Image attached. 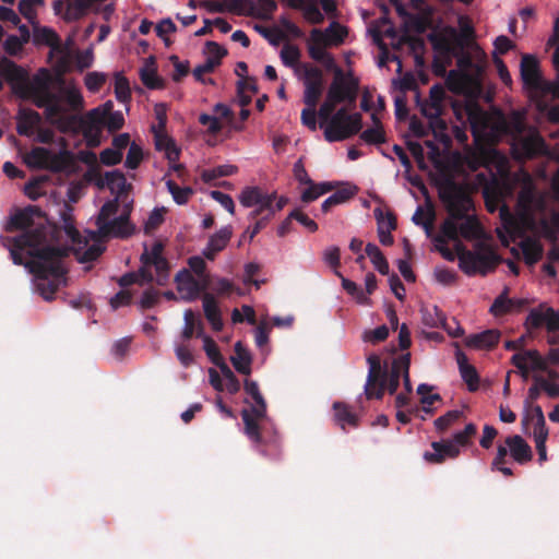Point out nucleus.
Returning <instances> with one entry per match:
<instances>
[{
    "label": "nucleus",
    "mask_w": 559,
    "mask_h": 559,
    "mask_svg": "<svg viewBox=\"0 0 559 559\" xmlns=\"http://www.w3.org/2000/svg\"><path fill=\"white\" fill-rule=\"evenodd\" d=\"M443 197L449 210V217L441 228L443 235L451 240H456L459 236L477 239L474 251L465 250L461 243L455 245L461 270L467 275L487 274L498 264L499 257L487 240L480 239V225L469 213L473 207L472 199L455 187L444 191Z\"/></svg>",
    "instance_id": "obj_4"
},
{
    "label": "nucleus",
    "mask_w": 559,
    "mask_h": 559,
    "mask_svg": "<svg viewBox=\"0 0 559 559\" xmlns=\"http://www.w3.org/2000/svg\"><path fill=\"white\" fill-rule=\"evenodd\" d=\"M115 94L120 103H127L130 99L131 91L128 80L121 74L115 78Z\"/></svg>",
    "instance_id": "obj_48"
},
{
    "label": "nucleus",
    "mask_w": 559,
    "mask_h": 559,
    "mask_svg": "<svg viewBox=\"0 0 559 559\" xmlns=\"http://www.w3.org/2000/svg\"><path fill=\"white\" fill-rule=\"evenodd\" d=\"M524 85L539 96L551 95L559 98V84L545 80L539 70L538 60L533 55H524L520 64Z\"/></svg>",
    "instance_id": "obj_11"
},
{
    "label": "nucleus",
    "mask_w": 559,
    "mask_h": 559,
    "mask_svg": "<svg viewBox=\"0 0 559 559\" xmlns=\"http://www.w3.org/2000/svg\"><path fill=\"white\" fill-rule=\"evenodd\" d=\"M143 158L142 148L136 143L129 145V151L126 157L124 165L127 168L135 169Z\"/></svg>",
    "instance_id": "obj_49"
},
{
    "label": "nucleus",
    "mask_w": 559,
    "mask_h": 559,
    "mask_svg": "<svg viewBox=\"0 0 559 559\" xmlns=\"http://www.w3.org/2000/svg\"><path fill=\"white\" fill-rule=\"evenodd\" d=\"M371 119L373 121V127L365 130L361 133L362 141H365L368 144H379L384 142V133L382 131L380 120L377 118L376 112L371 115Z\"/></svg>",
    "instance_id": "obj_39"
},
{
    "label": "nucleus",
    "mask_w": 559,
    "mask_h": 559,
    "mask_svg": "<svg viewBox=\"0 0 559 559\" xmlns=\"http://www.w3.org/2000/svg\"><path fill=\"white\" fill-rule=\"evenodd\" d=\"M445 90L443 86L436 84L431 86L429 98L421 100L419 93H416V104L424 117L427 118V126L420 120L413 118L409 123L412 133L418 138L426 136L431 133L435 141L448 148L451 144V136L447 122L442 119L445 108Z\"/></svg>",
    "instance_id": "obj_6"
},
{
    "label": "nucleus",
    "mask_w": 559,
    "mask_h": 559,
    "mask_svg": "<svg viewBox=\"0 0 559 559\" xmlns=\"http://www.w3.org/2000/svg\"><path fill=\"white\" fill-rule=\"evenodd\" d=\"M239 202L243 207H252L249 218L254 219L265 213L262 218L270 219L273 216L272 202L276 200L275 192H265L259 187H246L241 190Z\"/></svg>",
    "instance_id": "obj_15"
},
{
    "label": "nucleus",
    "mask_w": 559,
    "mask_h": 559,
    "mask_svg": "<svg viewBox=\"0 0 559 559\" xmlns=\"http://www.w3.org/2000/svg\"><path fill=\"white\" fill-rule=\"evenodd\" d=\"M227 2V11L236 14H246L252 7L251 0H225Z\"/></svg>",
    "instance_id": "obj_61"
},
{
    "label": "nucleus",
    "mask_w": 559,
    "mask_h": 559,
    "mask_svg": "<svg viewBox=\"0 0 559 559\" xmlns=\"http://www.w3.org/2000/svg\"><path fill=\"white\" fill-rule=\"evenodd\" d=\"M373 215L377 221L378 231H392L396 228V221L391 212L384 213L382 209L379 206L373 210Z\"/></svg>",
    "instance_id": "obj_44"
},
{
    "label": "nucleus",
    "mask_w": 559,
    "mask_h": 559,
    "mask_svg": "<svg viewBox=\"0 0 559 559\" xmlns=\"http://www.w3.org/2000/svg\"><path fill=\"white\" fill-rule=\"evenodd\" d=\"M513 302L504 294L498 296L490 307V312L493 316H501L511 310Z\"/></svg>",
    "instance_id": "obj_51"
},
{
    "label": "nucleus",
    "mask_w": 559,
    "mask_h": 559,
    "mask_svg": "<svg viewBox=\"0 0 559 559\" xmlns=\"http://www.w3.org/2000/svg\"><path fill=\"white\" fill-rule=\"evenodd\" d=\"M245 391L253 401L249 408H245L241 412L245 432L249 439L258 441L260 438L259 421L266 415V404L255 381L247 379L245 381Z\"/></svg>",
    "instance_id": "obj_13"
},
{
    "label": "nucleus",
    "mask_w": 559,
    "mask_h": 559,
    "mask_svg": "<svg viewBox=\"0 0 559 559\" xmlns=\"http://www.w3.org/2000/svg\"><path fill=\"white\" fill-rule=\"evenodd\" d=\"M338 276L342 280V286L346 290L347 294H349L357 304L359 305H369L370 298L367 296V294L353 281L342 276L338 274Z\"/></svg>",
    "instance_id": "obj_41"
},
{
    "label": "nucleus",
    "mask_w": 559,
    "mask_h": 559,
    "mask_svg": "<svg viewBox=\"0 0 559 559\" xmlns=\"http://www.w3.org/2000/svg\"><path fill=\"white\" fill-rule=\"evenodd\" d=\"M155 146L158 151H163L165 153L166 158L170 163H175L178 160L180 152L175 142L170 138L166 135L156 134Z\"/></svg>",
    "instance_id": "obj_34"
},
{
    "label": "nucleus",
    "mask_w": 559,
    "mask_h": 559,
    "mask_svg": "<svg viewBox=\"0 0 559 559\" xmlns=\"http://www.w3.org/2000/svg\"><path fill=\"white\" fill-rule=\"evenodd\" d=\"M106 80V76L104 73L100 72H88L85 75V86L91 92H96L99 90V87L104 84Z\"/></svg>",
    "instance_id": "obj_53"
},
{
    "label": "nucleus",
    "mask_w": 559,
    "mask_h": 559,
    "mask_svg": "<svg viewBox=\"0 0 559 559\" xmlns=\"http://www.w3.org/2000/svg\"><path fill=\"white\" fill-rule=\"evenodd\" d=\"M142 266L140 274L143 282H152L154 280L150 269L154 266L156 271V283L164 285L168 280V262L163 257V245L160 242L153 243L150 248L145 247L141 255Z\"/></svg>",
    "instance_id": "obj_14"
},
{
    "label": "nucleus",
    "mask_w": 559,
    "mask_h": 559,
    "mask_svg": "<svg viewBox=\"0 0 559 559\" xmlns=\"http://www.w3.org/2000/svg\"><path fill=\"white\" fill-rule=\"evenodd\" d=\"M528 447L522 437L515 435L506 439L504 445H499L497 454H527Z\"/></svg>",
    "instance_id": "obj_31"
},
{
    "label": "nucleus",
    "mask_w": 559,
    "mask_h": 559,
    "mask_svg": "<svg viewBox=\"0 0 559 559\" xmlns=\"http://www.w3.org/2000/svg\"><path fill=\"white\" fill-rule=\"evenodd\" d=\"M203 310L204 314L212 325L213 330L221 331L223 328V321L221 316V310L214 299V297L210 294H205L203 296Z\"/></svg>",
    "instance_id": "obj_28"
},
{
    "label": "nucleus",
    "mask_w": 559,
    "mask_h": 559,
    "mask_svg": "<svg viewBox=\"0 0 559 559\" xmlns=\"http://www.w3.org/2000/svg\"><path fill=\"white\" fill-rule=\"evenodd\" d=\"M456 360L460 368L462 379L467 383L471 391H475L478 388L479 378L476 369L467 362V358L464 354L457 353Z\"/></svg>",
    "instance_id": "obj_29"
},
{
    "label": "nucleus",
    "mask_w": 559,
    "mask_h": 559,
    "mask_svg": "<svg viewBox=\"0 0 559 559\" xmlns=\"http://www.w3.org/2000/svg\"><path fill=\"white\" fill-rule=\"evenodd\" d=\"M166 187L169 193L173 195L174 201L180 205L187 203L190 195L192 194L191 188H180L171 180L166 181Z\"/></svg>",
    "instance_id": "obj_47"
},
{
    "label": "nucleus",
    "mask_w": 559,
    "mask_h": 559,
    "mask_svg": "<svg viewBox=\"0 0 559 559\" xmlns=\"http://www.w3.org/2000/svg\"><path fill=\"white\" fill-rule=\"evenodd\" d=\"M525 325L527 329H538L546 325L549 332L559 329V311L550 307H539L530 311Z\"/></svg>",
    "instance_id": "obj_20"
},
{
    "label": "nucleus",
    "mask_w": 559,
    "mask_h": 559,
    "mask_svg": "<svg viewBox=\"0 0 559 559\" xmlns=\"http://www.w3.org/2000/svg\"><path fill=\"white\" fill-rule=\"evenodd\" d=\"M199 122L202 126L207 127V131L212 134L218 133L223 128L218 117L207 114H201L199 117Z\"/></svg>",
    "instance_id": "obj_56"
},
{
    "label": "nucleus",
    "mask_w": 559,
    "mask_h": 559,
    "mask_svg": "<svg viewBox=\"0 0 559 559\" xmlns=\"http://www.w3.org/2000/svg\"><path fill=\"white\" fill-rule=\"evenodd\" d=\"M100 162L104 165L112 166L117 165L121 162L122 158V152H119L118 150L114 147H109L104 150L99 155Z\"/></svg>",
    "instance_id": "obj_58"
},
{
    "label": "nucleus",
    "mask_w": 559,
    "mask_h": 559,
    "mask_svg": "<svg viewBox=\"0 0 559 559\" xmlns=\"http://www.w3.org/2000/svg\"><path fill=\"white\" fill-rule=\"evenodd\" d=\"M95 182L114 195L100 209L96 231L87 230L83 236L71 223L64 222L63 233L68 245L62 247L55 243L61 231L53 235L46 227L25 230L14 238H3V246L10 251L13 263L24 265L33 274V290L46 301L52 300L56 292L67 283L62 259L70 251L80 263L92 262L105 249L100 237H127L133 231L129 222L133 202L129 195L131 185L124 175L119 170L106 171Z\"/></svg>",
    "instance_id": "obj_1"
},
{
    "label": "nucleus",
    "mask_w": 559,
    "mask_h": 559,
    "mask_svg": "<svg viewBox=\"0 0 559 559\" xmlns=\"http://www.w3.org/2000/svg\"><path fill=\"white\" fill-rule=\"evenodd\" d=\"M435 278L442 285H451L455 281V273L447 267L439 266L435 269Z\"/></svg>",
    "instance_id": "obj_62"
},
{
    "label": "nucleus",
    "mask_w": 559,
    "mask_h": 559,
    "mask_svg": "<svg viewBox=\"0 0 559 559\" xmlns=\"http://www.w3.org/2000/svg\"><path fill=\"white\" fill-rule=\"evenodd\" d=\"M484 57V52L477 50L475 52V59L468 53H462L457 58L459 69L467 80L477 81L480 78L486 64Z\"/></svg>",
    "instance_id": "obj_22"
},
{
    "label": "nucleus",
    "mask_w": 559,
    "mask_h": 559,
    "mask_svg": "<svg viewBox=\"0 0 559 559\" xmlns=\"http://www.w3.org/2000/svg\"><path fill=\"white\" fill-rule=\"evenodd\" d=\"M512 181L520 187L515 212L503 204L500 207L501 227L497 228L501 242L532 233L523 237L519 250L527 264H535L543 254L540 237L557 240L559 236V212L547 210V194L539 191L533 178L524 171L514 174ZM513 252L518 249L513 248Z\"/></svg>",
    "instance_id": "obj_2"
},
{
    "label": "nucleus",
    "mask_w": 559,
    "mask_h": 559,
    "mask_svg": "<svg viewBox=\"0 0 559 559\" xmlns=\"http://www.w3.org/2000/svg\"><path fill=\"white\" fill-rule=\"evenodd\" d=\"M32 138L34 141L44 144L55 143L58 148L66 147L63 138L56 136L53 129L45 127L43 122L40 123V127L35 131V135Z\"/></svg>",
    "instance_id": "obj_37"
},
{
    "label": "nucleus",
    "mask_w": 559,
    "mask_h": 559,
    "mask_svg": "<svg viewBox=\"0 0 559 559\" xmlns=\"http://www.w3.org/2000/svg\"><path fill=\"white\" fill-rule=\"evenodd\" d=\"M354 195V190L350 188H344L335 191L329 198H326L322 204L321 209L323 212L330 211L333 206L343 204L348 201Z\"/></svg>",
    "instance_id": "obj_40"
},
{
    "label": "nucleus",
    "mask_w": 559,
    "mask_h": 559,
    "mask_svg": "<svg viewBox=\"0 0 559 559\" xmlns=\"http://www.w3.org/2000/svg\"><path fill=\"white\" fill-rule=\"evenodd\" d=\"M305 84L304 102L309 107H316L322 93L323 75L320 69L312 66H304L302 69H296Z\"/></svg>",
    "instance_id": "obj_17"
},
{
    "label": "nucleus",
    "mask_w": 559,
    "mask_h": 559,
    "mask_svg": "<svg viewBox=\"0 0 559 559\" xmlns=\"http://www.w3.org/2000/svg\"><path fill=\"white\" fill-rule=\"evenodd\" d=\"M428 38L439 57L451 59L455 55L459 47V38L457 32L454 28H445L441 32L432 33Z\"/></svg>",
    "instance_id": "obj_19"
},
{
    "label": "nucleus",
    "mask_w": 559,
    "mask_h": 559,
    "mask_svg": "<svg viewBox=\"0 0 559 559\" xmlns=\"http://www.w3.org/2000/svg\"><path fill=\"white\" fill-rule=\"evenodd\" d=\"M233 235V229L229 225L222 227L218 231L212 235L207 245L203 249V255L209 260H214L216 254L225 249Z\"/></svg>",
    "instance_id": "obj_24"
},
{
    "label": "nucleus",
    "mask_w": 559,
    "mask_h": 559,
    "mask_svg": "<svg viewBox=\"0 0 559 559\" xmlns=\"http://www.w3.org/2000/svg\"><path fill=\"white\" fill-rule=\"evenodd\" d=\"M74 60L79 70H84L90 68L94 61L93 49L88 48L84 51H76L74 55Z\"/></svg>",
    "instance_id": "obj_55"
},
{
    "label": "nucleus",
    "mask_w": 559,
    "mask_h": 559,
    "mask_svg": "<svg viewBox=\"0 0 559 559\" xmlns=\"http://www.w3.org/2000/svg\"><path fill=\"white\" fill-rule=\"evenodd\" d=\"M366 254L369 257L371 263L373 264L374 269L383 274L386 275L389 273V264L378 246L374 243H368L366 246Z\"/></svg>",
    "instance_id": "obj_38"
},
{
    "label": "nucleus",
    "mask_w": 559,
    "mask_h": 559,
    "mask_svg": "<svg viewBox=\"0 0 559 559\" xmlns=\"http://www.w3.org/2000/svg\"><path fill=\"white\" fill-rule=\"evenodd\" d=\"M32 27L34 43L36 45H47L50 47L51 50L55 43H57L58 39L57 33L50 27L40 26L38 22L35 23V25H32Z\"/></svg>",
    "instance_id": "obj_30"
},
{
    "label": "nucleus",
    "mask_w": 559,
    "mask_h": 559,
    "mask_svg": "<svg viewBox=\"0 0 559 559\" xmlns=\"http://www.w3.org/2000/svg\"><path fill=\"white\" fill-rule=\"evenodd\" d=\"M317 117L319 116L318 112L316 111V107L307 106L301 111V123L311 131H314L318 128Z\"/></svg>",
    "instance_id": "obj_57"
},
{
    "label": "nucleus",
    "mask_w": 559,
    "mask_h": 559,
    "mask_svg": "<svg viewBox=\"0 0 559 559\" xmlns=\"http://www.w3.org/2000/svg\"><path fill=\"white\" fill-rule=\"evenodd\" d=\"M333 408L335 420L342 427V429L357 425L356 414L350 412L345 404L336 402L334 403Z\"/></svg>",
    "instance_id": "obj_33"
},
{
    "label": "nucleus",
    "mask_w": 559,
    "mask_h": 559,
    "mask_svg": "<svg viewBox=\"0 0 559 559\" xmlns=\"http://www.w3.org/2000/svg\"><path fill=\"white\" fill-rule=\"evenodd\" d=\"M74 48H75V41H74L73 35L68 36V38L66 39L64 43H61L60 38L58 37L57 43H55L52 49L50 50V57L55 61V66L57 68L59 75H57L56 78L51 76L53 83L58 79L62 80L61 74L66 73L72 69V64L74 61V55L76 52ZM63 81L66 83H69L64 79H63ZM71 83L76 86V84L74 82H71Z\"/></svg>",
    "instance_id": "obj_16"
},
{
    "label": "nucleus",
    "mask_w": 559,
    "mask_h": 559,
    "mask_svg": "<svg viewBox=\"0 0 559 559\" xmlns=\"http://www.w3.org/2000/svg\"><path fill=\"white\" fill-rule=\"evenodd\" d=\"M423 323L428 328L443 326L445 319L437 306H424L420 309Z\"/></svg>",
    "instance_id": "obj_35"
},
{
    "label": "nucleus",
    "mask_w": 559,
    "mask_h": 559,
    "mask_svg": "<svg viewBox=\"0 0 559 559\" xmlns=\"http://www.w3.org/2000/svg\"><path fill=\"white\" fill-rule=\"evenodd\" d=\"M198 337L202 338L203 349H204L206 356L209 357V359L213 364H216L217 361H221L224 358L222 356L216 343L204 333L203 329H200V331L198 332Z\"/></svg>",
    "instance_id": "obj_45"
},
{
    "label": "nucleus",
    "mask_w": 559,
    "mask_h": 559,
    "mask_svg": "<svg viewBox=\"0 0 559 559\" xmlns=\"http://www.w3.org/2000/svg\"><path fill=\"white\" fill-rule=\"evenodd\" d=\"M469 439L463 435L462 430L455 432L450 440L445 442L449 452H459L461 448L468 443Z\"/></svg>",
    "instance_id": "obj_54"
},
{
    "label": "nucleus",
    "mask_w": 559,
    "mask_h": 559,
    "mask_svg": "<svg viewBox=\"0 0 559 559\" xmlns=\"http://www.w3.org/2000/svg\"><path fill=\"white\" fill-rule=\"evenodd\" d=\"M124 122V118L121 111H114L105 118V127L108 131L112 132L119 130Z\"/></svg>",
    "instance_id": "obj_64"
},
{
    "label": "nucleus",
    "mask_w": 559,
    "mask_h": 559,
    "mask_svg": "<svg viewBox=\"0 0 559 559\" xmlns=\"http://www.w3.org/2000/svg\"><path fill=\"white\" fill-rule=\"evenodd\" d=\"M280 57L286 67L296 68L300 58V50L295 45L286 44L281 49Z\"/></svg>",
    "instance_id": "obj_46"
},
{
    "label": "nucleus",
    "mask_w": 559,
    "mask_h": 559,
    "mask_svg": "<svg viewBox=\"0 0 559 559\" xmlns=\"http://www.w3.org/2000/svg\"><path fill=\"white\" fill-rule=\"evenodd\" d=\"M304 14L306 20L312 24H319L324 20L323 13L314 3L306 5L304 9Z\"/></svg>",
    "instance_id": "obj_63"
},
{
    "label": "nucleus",
    "mask_w": 559,
    "mask_h": 559,
    "mask_svg": "<svg viewBox=\"0 0 559 559\" xmlns=\"http://www.w3.org/2000/svg\"><path fill=\"white\" fill-rule=\"evenodd\" d=\"M81 128L88 146L100 144L103 129L105 128L104 112L99 108L92 109L81 119Z\"/></svg>",
    "instance_id": "obj_18"
},
{
    "label": "nucleus",
    "mask_w": 559,
    "mask_h": 559,
    "mask_svg": "<svg viewBox=\"0 0 559 559\" xmlns=\"http://www.w3.org/2000/svg\"><path fill=\"white\" fill-rule=\"evenodd\" d=\"M389 336V328L386 325H380L374 330L365 331L362 340L367 343L376 344L384 341Z\"/></svg>",
    "instance_id": "obj_50"
},
{
    "label": "nucleus",
    "mask_w": 559,
    "mask_h": 559,
    "mask_svg": "<svg viewBox=\"0 0 559 559\" xmlns=\"http://www.w3.org/2000/svg\"><path fill=\"white\" fill-rule=\"evenodd\" d=\"M230 362L239 373L245 376H249L251 373L252 355L241 342L235 343L234 354L230 356Z\"/></svg>",
    "instance_id": "obj_26"
},
{
    "label": "nucleus",
    "mask_w": 559,
    "mask_h": 559,
    "mask_svg": "<svg viewBox=\"0 0 559 559\" xmlns=\"http://www.w3.org/2000/svg\"><path fill=\"white\" fill-rule=\"evenodd\" d=\"M10 83L15 95L25 100L33 102L37 107L44 108L46 118L59 130L66 131L71 122L66 117L71 111H81L84 108V98L78 86L58 79L55 83L46 70L29 76L28 73L13 61L2 58L0 60V90L3 82Z\"/></svg>",
    "instance_id": "obj_3"
},
{
    "label": "nucleus",
    "mask_w": 559,
    "mask_h": 559,
    "mask_svg": "<svg viewBox=\"0 0 559 559\" xmlns=\"http://www.w3.org/2000/svg\"><path fill=\"white\" fill-rule=\"evenodd\" d=\"M500 338L498 330H486L465 338V345L475 349H487L495 346Z\"/></svg>",
    "instance_id": "obj_27"
},
{
    "label": "nucleus",
    "mask_w": 559,
    "mask_h": 559,
    "mask_svg": "<svg viewBox=\"0 0 559 559\" xmlns=\"http://www.w3.org/2000/svg\"><path fill=\"white\" fill-rule=\"evenodd\" d=\"M320 128L324 130V139L328 142H340L356 134L361 129L359 114H350L346 108L332 109L325 115L318 110Z\"/></svg>",
    "instance_id": "obj_9"
},
{
    "label": "nucleus",
    "mask_w": 559,
    "mask_h": 559,
    "mask_svg": "<svg viewBox=\"0 0 559 559\" xmlns=\"http://www.w3.org/2000/svg\"><path fill=\"white\" fill-rule=\"evenodd\" d=\"M369 364V371L367 383L365 385V393L368 399H381L383 392L386 390L391 394L395 393L400 384V379L403 377L406 393L412 392V384L409 381V354H405L395 358L391 366H385L381 371L380 358L377 355H370L367 358Z\"/></svg>",
    "instance_id": "obj_7"
},
{
    "label": "nucleus",
    "mask_w": 559,
    "mask_h": 559,
    "mask_svg": "<svg viewBox=\"0 0 559 559\" xmlns=\"http://www.w3.org/2000/svg\"><path fill=\"white\" fill-rule=\"evenodd\" d=\"M347 36V28L338 22H332L325 29L313 28L308 38L310 57L322 63L325 69H334V58L329 47L340 46Z\"/></svg>",
    "instance_id": "obj_8"
},
{
    "label": "nucleus",
    "mask_w": 559,
    "mask_h": 559,
    "mask_svg": "<svg viewBox=\"0 0 559 559\" xmlns=\"http://www.w3.org/2000/svg\"><path fill=\"white\" fill-rule=\"evenodd\" d=\"M23 162L28 168L61 171L70 163V152L67 147L51 150L36 146L23 155Z\"/></svg>",
    "instance_id": "obj_12"
},
{
    "label": "nucleus",
    "mask_w": 559,
    "mask_h": 559,
    "mask_svg": "<svg viewBox=\"0 0 559 559\" xmlns=\"http://www.w3.org/2000/svg\"><path fill=\"white\" fill-rule=\"evenodd\" d=\"M512 362L523 372L527 373L528 366L533 370H545L546 362L537 350H524L512 356Z\"/></svg>",
    "instance_id": "obj_25"
},
{
    "label": "nucleus",
    "mask_w": 559,
    "mask_h": 559,
    "mask_svg": "<svg viewBox=\"0 0 559 559\" xmlns=\"http://www.w3.org/2000/svg\"><path fill=\"white\" fill-rule=\"evenodd\" d=\"M203 329L200 318L190 309L183 312V328L181 338L188 341L194 332H199Z\"/></svg>",
    "instance_id": "obj_36"
},
{
    "label": "nucleus",
    "mask_w": 559,
    "mask_h": 559,
    "mask_svg": "<svg viewBox=\"0 0 559 559\" xmlns=\"http://www.w3.org/2000/svg\"><path fill=\"white\" fill-rule=\"evenodd\" d=\"M307 186L304 191L301 192V201L305 203H310L312 201H316L321 195L328 193L330 190H332V186L329 182H321V183H314L311 180V183H305Z\"/></svg>",
    "instance_id": "obj_32"
},
{
    "label": "nucleus",
    "mask_w": 559,
    "mask_h": 559,
    "mask_svg": "<svg viewBox=\"0 0 559 559\" xmlns=\"http://www.w3.org/2000/svg\"><path fill=\"white\" fill-rule=\"evenodd\" d=\"M211 197L219 203L228 213H235V203L229 194H226L222 191L214 190L211 192Z\"/></svg>",
    "instance_id": "obj_60"
},
{
    "label": "nucleus",
    "mask_w": 559,
    "mask_h": 559,
    "mask_svg": "<svg viewBox=\"0 0 559 559\" xmlns=\"http://www.w3.org/2000/svg\"><path fill=\"white\" fill-rule=\"evenodd\" d=\"M41 122V117L37 111L21 109L16 117V131L21 135L32 138Z\"/></svg>",
    "instance_id": "obj_23"
},
{
    "label": "nucleus",
    "mask_w": 559,
    "mask_h": 559,
    "mask_svg": "<svg viewBox=\"0 0 559 559\" xmlns=\"http://www.w3.org/2000/svg\"><path fill=\"white\" fill-rule=\"evenodd\" d=\"M237 170H238L237 166L231 165V164H224V165H219L214 168H211V169L203 170L202 179L205 182H210V181L215 180L221 177L231 176V175L236 174Z\"/></svg>",
    "instance_id": "obj_42"
},
{
    "label": "nucleus",
    "mask_w": 559,
    "mask_h": 559,
    "mask_svg": "<svg viewBox=\"0 0 559 559\" xmlns=\"http://www.w3.org/2000/svg\"><path fill=\"white\" fill-rule=\"evenodd\" d=\"M450 239H448L447 236L443 235L442 230L439 235H437L433 238L435 247L442 254V257L449 261H454L455 253L447 247V242Z\"/></svg>",
    "instance_id": "obj_52"
},
{
    "label": "nucleus",
    "mask_w": 559,
    "mask_h": 559,
    "mask_svg": "<svg viewBox=\"0 0 559 559\" xmlns=\"http://www.w3.org/2000/svg\"><path fill=\"white\" fill-rule=\"evenodd\" d=\"M467 120L473 133L477 138L495 142L504 135L513 140V150L519 157H532L537 154H548L544 139L536 130H525L524 115L520 111H512L506 116L501 111L486 112L477 105L466 107Z\"/></svg>",
    "instance_id": "obj_5"
},
{
    "label": "nucleus",
    "mask_w": 559,
    "mask_h": 559,
    "mask_svg": "<svg viewBox=\"0 0 559 559\" xmlns=\"http://www.w3.org/2000/svg\"><path fill=\"white\" fill-rule=\"evenodd\" d=\"M178 293L183 300H193L205 288L206 282L197 280L188 270H182L176 275Z\"/></svg>",
    "instance_id": "obj_21"
},
{
    "label": "nucleus",
    "mask_w": 559,
    "mask_h": 559,
    "mask_svg": "<svg viewBox=\"0 0 559 559\" xmlns=\"http://www.w3.org/2000/svg\"><path fill=\"white\" fill-rule=\"evenodd\" d=\"M226 55V50L214 41L206 44V59L212 60L216 66L219 64L221 59Z\"/></svg>",
    "instance_id": "obj_59"
},
{
    "label": "nucleus",
    "mask_w": 559,
    "mask_h": 559,
    "mask_svg": "<svg viewBox=\"0 0 559 559\" xmlns=\"http://www.w3.org/2000/svg\"><path fill=\"white\" fill-rule=\"evenodd\" d=\"M44 0H20L19 11L28 21L31 25L37 23V7H41Z\"/></svg>",
    "instance_id": "obj_43"
},
{
    "label": "nucleus",
    "mask_w": 559,
    "mask_h": 559,
    "mask_svg": "<svg viewBox=\"0 0 559 559\" xmlns=\"http://www.w3.org/2000/svg\"><path fill=\"white\" fill-rule=\"evenodd\" d=\"M334 79L329 87L325 100L322 103L321 114L335 109L341 103H354L357 96L358 84L352 74H345L342 69L334 63Z\"/></svg>",
    "instance_id": "obj_10"
}]
</instances>
